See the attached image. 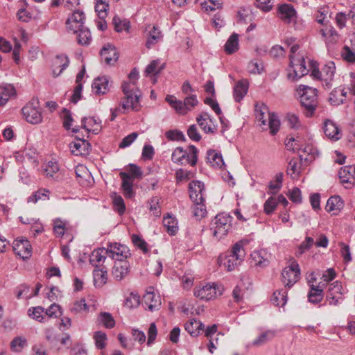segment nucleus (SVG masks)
Returning <instances> with one entry per match:
<instances>
[{
	"label": "nucleus",
	"instance_id": "9d476101",
	"mask_svg": "<svg viewBox=\"0 0 355 355\" xmlns=\"http://www.w3.org/2000/svg\"><path fill=\"white\" fill-rule=\"evenodd\" d=\"M343 294L341 283L336 281L329 286L326 293V300L329 305L338 306L344 300Z\"/></svg>",
	"mask_w": 355,
	"mask_h": 355
},
{
	"label": "nucleus",
	"instance_id": "aec40b11",
	"mask_svg": "<svg viewBox=\"0 0 355 355\" xmlns=\"http://www.w3.org/2000/svg\"><path fill=\"white\" fill-rule=\"evenodd\" d=\"M71 152L76 156H85L89 154L91 145L85 139H77L69 144Z\"/></svg>",
	"mask_w": 355,
	"mask_h": 355
},
{
	"label": "nucleus",
	"instance_id": "4c0bfd02",
	"mask_svg": "<svg viewBox=\"0 0 355 355\" xmlns=\"http://www.w3.org/2000/svg\"><path fill=\"white\" fill-rule=\"evenodd\" d=\"M28 315L32 319L40 322H44L46 320L45 309L40 306L28 309Z\"/></svg>",
	"mask_w": 355,
	"mask_h": 355
},
{
	"label": "nucleus",
	"instance_id": "bf43d9fd",
	"mask_svg": "<svg viewBox=\"0 0 355 355\" xmlns=\"http://www.w3.org/2000/svg\"><path fill=\"white\" fill-rule=\"evenodd\" d=\"M184 155V149L182 147H177L172 153L171 160L175 164L183 165V156Z\"/></svg>",
	"mask_w": 355,
	"mask_h": 355
},
{
	"label": "nucleus",
	"instance_id": "58836bf2",
	"mask_svg": "<svg viewBox=\"0 0 355 355\" xmlns=\"http://www.w3.org/2000/svg\"><path fill=\"white\" fill-rule=\"evenodd\" d=\"M53 232L58 237H62L64 232L69 229V223L60 218L53 220Z\"/></svg>",
	"mask_w": 355,
	"mask_h": 355
},
{
	"label": "nucleus",
	"instance_id": "ddd939ff",
	"mask_svg": "<svg viewBox=\"0 0 355 355\" xmlns=\"http://www.w3.org/2000/svg\"><path fill=\"white\" fill-rule=\"evenodd\" d=\"M278 17L286 24L295 22L297 18V12L293 6L288 3L280 5L277 9Z\"/></svg>",
	"mask_w": 355,
	"mask_h": 355
},
{
	"label": "nucleus",
	"instance_id": "9b49d317",
	"mask_svg": "<svg viewBox=\"0 0 355 355\" xmlns=\"http://www.w3.org/2000/svg\"><path fill=\"white\" fill-rule=\"evenodd\" d=\"M85 15L83 12L76 10L72 12L66 21L67 29L73 33H78V31L85 26Z\"/></svg>",
	"mask_w": 355,
	"mask_h": 355
},
{
	"label": "nucleus",
	"instance_id": "c85d7f7f",
	"mask_svg": "<svg viewBox=\"0 0 355 355\" xmlns=\"http://www.w3.org/2000/svg\"><path fill=\"white\" fill-rule=\"evenodd\" d=\"M163 37V35L159 28L153 26L148 33L146 42V46L147 49H151L155 44L159 42Z\"/></svg>",
	"mask_w": 355,
	"mask_h": 355
},
{
	"label": "nucleus",
	"instance_id": "5fc2aeb1",
	"mask_svg": "<svg viewBox=\"0 0 355 355\" xmlns=\"http://www.w3.org/2000/svg\"><path fill=\"white\" fill-rule=\"evenodd\" d=\"M49 191L46 189H40L28 198V202L36 203L40 200L48 199Z\"/></svg>",
	"mask_w": 355,
	"mask_h": 355
},
{
	"label": "nucleus",
	"instance_id": "f3484780",
	"mask_svg": "<svg viewBox=\"0 0 355 355\" xmlns=\"http://www.w3.org/2000/svg\"><path fill=\"white\" fill-rule=\"evenodd\" d=\"M120 177L122 182L121 191L126 199H132L135 196V191L133 189V180L129 173L121 172Z\"/></svg>",
	"mask_w": 355,
	"mask_h": 355
},
{
	"label": "nucleus",
	"instance_id": "c756f323",
	"mask_svg": "<svg viewBox=\"0 0 355 355\" xmlns=\"http://www.w3.org/2000/svg\"><path fill=\"white\" fill-rule=\"evenodd\" d=\"M324 297V291L319 286L310 285L309 291L307 295L309 302L317 304L320 303Z\"/></svg>",
	"mask_w": 355,
	"mask_h": 355
},
{
	"label": "nucleus",
	"instance_id": "423d86ee",
	"mask_svg": "<svg viewBox=\"0 0 355 355\" xmlns=\"http://www.w3.org/2000/svg\"><path fill=\"white\" fill-rule=\"evenodd\" d=\"M335 72V63L330 61L324 65L321 71L313 68L311 71V76L315 78L320 79L322 82L323 86L327 89H329L332 86L331 82L334 80Z\"/></svg>",
	"mask_w": 355,
	"mask_h": 355
},
{
	"label": "nucleus",
	"instance_id": "0e129e2a",
	"mask_svg": "<svg viewBox=\"0 0 355 355\" xmlns=\"http://www.w3.org/2000/svg\"><path fill=\"white\" fill-rule=\"evenodd\" d=\"M133 244L143 251L144 253L148 252L147 243L137 234L132 235Z\"/></svg>",
	"mask_w": 355,
	"mask_h": 355
},
{
	"label": "nucleus",
	"instance_id": "a18cd8bd",
	"mask_svg": "<svg viewBox=\"0 0 355 355\" xmlns=\"http://www.w3.org/2000/svg\"><path fill=\"white\" fill-rule=\"evenodd\" d=\"M192 207L193 216L199 219L204 218L207 215L206 206L205 200L193 201Z\"/></svg>",
	"mask_w": 355,
	"mask_h": 355
},
{
	"label": "nucleus",
	"instance_id": "79ce46f5",
	"mask_svg": "<svg viewBox=\"0 0 355 355\" xmlns=\"http://www.w3.org/2000/svg\"><path fill=\"white\" fill-rule=\"evenodd\" d=\"M163 224L166 227L168 234L171 236L176 234L178 230V226L177 220L175 218L169 215L164 217Z\"/></svg>",
	"mask_w": 355,
	"mask_h": 355
},
{
	"label": "nucleus",
	"instance_id": "f257e3e1",
	"mask_svg": "<svg viewBox=\"0 0 355 355\" xmlns=\"http://www.w3.org/2000/svg\"><path fill=\"white\" fill-rule=\"evenodd\" d=\"M248 243V240H241L232 246V250L229 254H220L218 258L219 266L224 267L227 271L234 270L243 261L245 257L243 245Z\"/></svg>",
	"mask_w": 355,
	"mask_h": 355
},
{
	"label": "nucleus",
	"instance_id": "0eeeda50",
	"mask_svg": "<svg viewBox=\"0 0 355 355\" xmlns=\"http://www.w3.org/2000/svg\"><path fill=\"white\" fill-rule=\"evenodd\" d=\"M290 64L288 69V78L293 82L297 81L306 75L309 70L306 67L305 59L303 57L295 60L292 55H289Z\"/></svg>",
	"mask_w": 355,
	"mask_h": 355
},
{
	"label": "nucleus",
	"instance_id": "69168bd1",
	"mask_svg": "<svg viewBox=\"0 0 355 355\" xmlns=\"http://www.w3.org/2000/svg\"><path fill=\"white\" fill-rule=\"evenodd\" d=\"M59 171V166L56 162L49 161L45 167L46 176L54 178V175Z\"/></svg>",
	"mask_w": 355,
	"mask_h": 355
},
{
	"label": "nucleus",
	"instance_id": "7c9ffc66",
	"mask_svg": "<svg viewBox=\"0 0 355 355\" xmlns=\"http://www.w3.org/2000/svg\"><path fill=\"white\" fill-rule=\"evenodd\" d=\"M249 83L247 80H241L237 82L234 87V98L236 102H240L246 95Z\"/></svg>",
	"mask_w": 355,
	"mask_h": 355
},
{
	"label": "nucleus",
	"instance_id": "f704fd0d",
	"mask_svg": "<svg viewBox=\"0 0 355 355\" xmlns=\"http://www.w3.org/2000/svg\"><path fill=\"white\" fill-rule=\"evenodd\" d=\"M112 206L114 211L120 216H123L125 213L126 206L124 200L116 192H112Z\"/></svg>",
	"mask_w": 355,
	"mask_h": 355
},
{
	"label": "nucleus",
	"instance_id": "ea45409f",
	"mask_svg": "<svg viewBox=\"0 0 355 355\" xmlns=\"http://www.w3.org/2000/svg\"><path fill=\"white\" fill-rule=\"evenodd\" d=\"M276 331L275 330H267L262 332L256 339L252 341V345L261 346L275 338Z\"/></svg>",
	"mask_w": 355,
	"mask_h": 355
},
{
	"label": "nucleus",
	"instance_id": "72a5a7b5",
	"mask_svg": "<svg viewBox=\"0 0 355 355\" xmlns=\"http://www.w3.org/2000/svg\"><path fill=\"white\" fill-rule=\"evenodd\" d=\"M82 127L85 128L87 132L97 134L101 128V124L94 117H84L82 119Z\"/></svg>",
	"mask_w": 355,
	"mask_h": 355
},
{
	"label": "nucleus",
	"instance_id": "a878e982",
	"mask_svg": "<svg viewBox=\"0 0 355 355\" xmlns=\"http://www.w3.org/2000/svg\"><path fill=\"white\" fill-rule=\"evenodd\" d=\"M69 60L64 55H57L53 62V75L58 76L68 67Z\"/></svg>",
	"mask_w": 355,
	"mask_h": 355
},
{
	"label": "nucleus",
	"instance_id": "6e6d98bb",
	"mask_svg": "<svg viewBox=\"0 0 355 355\" xmlns=\"http://www.w3.org/2000/svg\"><path fill=\"white\" fill-rule=\"evenodd\" d=\"M300 173V168L298 166L297 159H292L288 165L287 174L291 175L293 179L297 178Z\"/></svg>",
	"mask_w": 355,
	"mask_h": 355
},
{
	"label": "nucleus",
	"instance_id": "1a4fd4ad",
	"mask_svg": "<svg viewBox=\"0 0 355 355\" xmlns=\"http://www.w3.org/2000/svg\"><path fill=\"white\" fill-rule=\"evenodd\" d=\"M282 277L286 287H292L300 277L299 264L293 261L288 267H286L282 272Z\"/></svg>",
	"mask_w": 355,
	"mask_h": 355
},
{
	"label": "nucleus",
	"instance_id": "6ab92c4d",
	"mask_svg": "<svg viewBox=\"0 0 355 355\" xmlns=\"http://www.w3.org/2000/svg\"><path fill=\"white\" fill-rule=\"evenodd\" d=\"M130 272V264L128 261H114L112 266V278L116 281L124 279Z\"/></svg>",
	"mask_w": 355,
	"mask_h": 355
},
{
	"label": "nucleus",
	"instance_id": "49530a36",
	"mask_svg": "<svg viewBox=\"0 0 355 355\" xmlns=\"http://www.w3.org/2000/svg\"><path fill=\"white\" fill-rule=\"evenodd\" d=\"M107 280V272L103 268L96 269L94 271V282L96 286H103Z\"/></svg>",
	"mask_w": 355,
	"mask_h": 355
},
{
	"label": "nucleus",
	"instance_id": "cd10ccee",
	"mask_svg": "<svg viewBox=\"0 0 355 355\" xmlns=\"http://www.w3.org/2000/svg\"><path fill=\"white\" fill-rule=\"evenodd\" d=\"M205 325L200 320L191 319L184 325L185 330L193 337L198 336L201 331H204Z\"/></svg>",
	"mask_w": 355,
	"mask_h": 355
},
{
	"label": "nucleus",
	"instance_id": "603ef678",
	"mask_svg": "<svg viewBox=\"0 0 355 355\" xmlns=\"http://www.w3.org/2000/svg\"><path fill=\"white\" fill-rule=\"evenodd\" d=\"M268 121L270 134L275 135L279 131L280 125V121L277 115L275 113H268Z\"/></svg>",
	"mask_w": 355,
	"mask_h": 355
},
{
	"label": "nucleus",
	"instance_id": "5701e85b",
	"mask_svg": "<svg viewBox=\"0 0 355 355\" xmlns=\"http://www.w3.org/2000/svg\"><path fill=\"white\" fill-rule=\"evenodd\" d=\"M109 79L106 76H99L95 78L92 83V88L94 94L102 95L109 91Z\"/></svg>",
	"mask_w": 355,
	"mask_h": 355
},
{
	"label": "nucleus",
	"instance_id": "473e14b6",
	"mask_svg": "<svg viewBox=\"0 0 355 355\" xmlns=\"http://www.w3.org/2000/svg\"><path fill=\"white\" fill-rule=\"evenodd\" d=\"M107 255V250L105 248L94 250L89 256V262L92 266L97 268L101 262L105 260Z\"/></svg>",
	"mask_w": 355,
	"mask_h": 355
},
{
	"label": "nucleus",
	"instance_id": "6e6552de",
	"mask_svg": "<svg viewBox=\"0 0 355 355\" xmlns=\"http://www.w3.org/2000/svg\"><path fill=\"white\" fill-rule=\"evenodd\" d=\"M95 12L98 16L96 24L98 30L105 31L107 28L105 18L107 17L110 9L109 0H95Z\"/></svg>",
	"mask_w": 355,
	"mask_h": 355
},
{
	"label": "nucleus",
	"instance_id": "13d9d810",
	"mask_svg": "<svg viewBox=\"0 0 355 355\" xmlns=\"http://www.w3.org/2000/svg\"><path fill=\"white\" fill-rule=\"evenodd\" d=\"M247 69L250 73L261 74L263 71L264 67L262 62L252 60L248 63Z\"/></svg>",
	"mask_w": 355,
	"mask_h": 355
},
{
	"label": "nucleus",
	"instance_id": "338daca9",
	"mask_svg": "<svg viewBox=\"0 0 355 355\" xmlns=\"http://www.w3.org/2000/svg\"><path fill=\"white\" fill-rule=\"evenodd\" d=\"M60 307L56 304H52L47 309L45 310L46 319L50 318H57L60 315Z\"/></svg>",
	"mask_w": 355,
	"mask_h": 355
},
{
	"label": "nucleus",
	"instance_id": "4be33fe9",
	"mask_svg": "<svg viewBox=\"0 0 355 355\" xmlns=\"http://www.w3.org/2000/svg\"><path fill=\"white\" fill-rule=\"evenodd\" d=\"M189 197L192 201L205 200L204 183L199 180H193L189 183Z\"/></svg>",
	"mask_w": 355,
	"mask_h": 355
},
{
	"label": "nucleus",
	"instance_id": "2eb2a0df",
	"mask_svg": "<svg viewBox=\"0 0 355 355\" xmlns=\"http://www.w3.org/2000/svg\"><path fill=\"white\" fill-rule=\"evenodd\" d=\"M322 129L325 136L332 141H337L342 137V132L338 125L330 119L323 123Z\"/></svg>",
	"mask_w": 355,
	"mask_h": 355
},
{
	"label": "nucleus",
	"instance_id": "09e8293b",
	"mask_svg": "<svg viewBox=\"0 0 355 355\" xmlns=\"http://www.w3.org/2000/svg\"><path fill=\"white\" fill-rule=\"evenodd\" d=\"M78 42L81 45H88L92 40L91 33L86 26H84L78 32Z\"/></svg>",
	"mask_w": 355,
	"mask_h": 355
},
{
	"label": "nucleus",
	"instance_id": "4468645a",
	"mask_svg": "<svg viewBox=\"0 0 355 355\" xmlns=\"http://www.w3.org/2000/svg\"><path fill=\"white\" fill-rule=\"evenodd\" d=\"M271 254L266 249L254 250L251 253V263L259 268H265L270 263Z\"/></svg>",
	"mask_w": 355,
	"mask_h": 355
},
{
	"label": "nucleus",
	"instance_id": "e2e57ef3",
	"mask_svg": "<svg viewBox=\"0 0 355 355\" xmlns=\"http://www.w3.org/2000/svg\"><path fill=\"white\" fill-rule=\"evenodd\" d=\"M155 297V294L150 292L147 293L144 297L145 304H146L148 309L151 311H153L160 304H157V300H155V302L153 303Z\"/></svg>",
	"mask_w": 355,
	"mask_h": 355
},
{
	"label": "nucleus",
	"instance_id": "680f3d73",
	"mask_svg": "<svg viewBox=\"0 0 355 355\" xmlns=\"http://www.w3.org/2000/svg\"><path fill=\"white\" fill-rule=\"evenodd\" d=\"M340 88H336L330 93L329 101L331 105H339L340 104L344 103L345 98L343 97H340Z\"/></svg>",
	"mask_w": 355,
	"mask_h": 355
},
{
	"label": "nucleus",
	"instance_id": "e433bc0d",
	"mask_svg": "<svg viewBox=\"0 0 355 355\" xmlns=\"http://www.w3.org/2000/svg\"><path fill=\"white\" fill-rule=\"evenodd\" d=\"M207 159L213 167L220 168L225 165L222 155L214 150L207 151Z\"/></svg>",
	"mask_w": 355,
	"mask_h": 355
},
{
	"label": "nucleus",
	"instance_id": "a19ab883",
	"mask_svg": "<svg viewBox=\"0 0 355 355\" xmlns=\"http://www.w3.org/2000/svg\"><path fill=\"white\" fill-rule=\"evenodd\" d=\"M343 207V201L338 196L330 197L326 205V209L328 212L337 211L340 210Z\"/></svg>",
	"mask_w": 355,
	"mask_h": 355
},
{
	"label": "nucleus",
	"instance_id": "c03bdc74",
	"mask_svg": "<svg viewBox=\"0 0 355 355\" xmlns=\"http://www.w3.org/2000/svg\"><path fill=\"white\" fill-rule=\"evenodd\" d=\"M271 300L277 306H284L287 302V291L282 288L274 292Z\"/></svg>",
	"mask_w": 355,
	"mask_h": 355
},
{
	"label": "nucleus",
	"instance_id": "393cba45",
	"mask_svg": "<svg viewBox=\"0 0 355 355\" xmlns=\"http://www.w3.org/2000/svg\"><path fill=\"white\" fill-rule=\"evenodd\" d=\"M320 32L324 37L328 48L336 44L338 40L339 35L335 28L331 26H327L325 29H321Z\"/></svg>",
	"mask_w": 355,
	"mask_h": 355
},
{
	"label": "nucleus",
	"instance_id": "c9c22d12",
	"mask_svg": "<svg viewBox=\"0 0 355 355\" xmlns=\"http://www.w3.org/2000/svg\"><path fill=\"white\" fill-rule=\"evenodd\" d=\"M112 24L114 28L117 33H129L130 28V22L128 19L124 18H120L118 16H114L112 19Z\"/></svg>",
	"mask_w": 355,
	"mask_h": 355
},
{
	"label": "nucleus",
	"instance_id": "dca6fc26",
	"mask_svg": "<svg viewBox=\"0 0 355 355\" xmlns=\"http://www.w3.org/2000/svg\"><path fill=\"white\" fill-rule=\"evenodd\" d=\"M13 250L17 255L26 259L31 256L32 248L27 239H16L13 243Z\"/></svg>",
	"mask_w": 355,
	"mask_h": 355
},
{
	"label": "nucleus",
	"instance_id": "2f4dec72",
	"mask_svg": "<svg viewBox=\"0 0 355 355\" xmlns=\"http://www.w3.org/2000/svg\"><path fill=\"white\" fill-rule=\"evenodd\" d=\"M196 121L199 126L205 133H213L214 132V128L211 125L212 119L207 112H203L200 114L196 118Z\"/></svg>",
	"mask_w": 355,
	"mask_h": 355
},
{
	"label": "nucleus",
	"instance_id": "37998d69",
	"mask_svg": "<svg viewBox=\"0 0 355 355\" xmlns=\"http://www.w3.org/2000/svg\"><path fill=\"white\" fill-rule=\"evenodd\" d=\"M224 48L228 54L236 52L239 49V35L233 33L226 42Z\"/></svg>",
	"mask_w": 355,
	"mask_h": 355
},
{
	"label": "nucleus",
	"instance_id": "774afa93",
	"mask_svg": "<svg viewBox=\"0 0 355 355\" xmlns=\"http://www.w3.org/2000/svg\"><path fill=\"white\" fill-rule=\"evenodd\" d=\"M277 202L275 197H270L264 203V211L266 214H271L277 207Z\"/></svg>",
	"mask_w": 355,
	"mask_h": 355
},
{
	"label": "nucleus",
	"instance_id": "f8f14e48",
	"mask_svg": "<svg viewBox=\"0 0 355 355\" xmlns=\"http://www.w3.org/2000/svg\"><path fill=\"white\" fill-rule=\"evenodd\" d=\"M194 295L196 297L204 300H211L217 295H221V291L215 284H207L195 288Z\"/></svg>",
	"mask_w": 355,
	"mask_h": 355
},
{
	"label": "nucleus",
	"instance_id": "20e7f679",
	"mask_svg": "<svg viewBox=\"0 0 355 355\" xmlns=\"http://www.w3.org/2000/svg\"><path fill=\"white\" fill-rule=\"evenodd\" d=\"M165 100L180 115H186L198 104L196 94L188 95L184 101L178 100L173 95H167Z\"/></svg>",
	"mask_w": 355,
	"mask_h": 355
},
{
	"label": "nucleus",
	"instance_id": "39448f33",
	"mask_svg": "<svg viewBox=\"0 0 355 355\" xmlns=\"http://www.w3.org/2000/svg\"><path fill=\"white\" fill-rule=\"evenodd\" d=\"M211 225L213 236L217 239H220L227 235L231 228V217L225 214H217Z\"/></svg>",
	"mask_w": 355,
	"mask_h": 355
},
{
	"label": "nucleus",
	"instance_id": "864d4df0",
	"mask_svg": "<svg viewBox=\"0 0 355 355\" xmlns=\"http://www.w3.org/2000/svg\"><path fill=\"white\" fill-rule=\"evenodd\" d=\"M93 338L95 341V345L98 349H102L105 348L107 340V337L105 333L101 331H97L94 334Z\"/></svg>",
	"mask_w": 355,
	"mask_h": 355
},
{
	"label": "nucleus",
	"instance_id": "a211bd4d",
	"mask_svg": "<svg viewBox=\"0 0 355 355\" xmlns=\"http://www.w3.org/2000/svg\"><path fill=\"white\" fill-rule=\"evenodd\" d=\"M75 173L77 180L83 187H90L94 184V180L85 166L83 164L78 165L75 168Z\"/></svg>",
	"mask_w": 355,
	"mask_h": 355
},
{
	"label": "nucleus",
	"instance_id": "052dcab7",
	"mask_svg": "<svg viewBox=\"0 0 355 355\" xmlns=\"http://www.w3.org/2000/svg\"><path fill=\"white\" fill-rule=\"evenodd\" d=\"M159 63V60H153L149 64L147 65L145 69L146 75L149 76L152 73H159L164 67V64H162L159 69H157Z\"/></svg>",
	"mask_w": 355,
	"mask_h": 355
},
{
	"label": "nucleus",
	"instance_id": "7ed1b4c3",
	"mask_svg": "<svg viewBox=\"0 0 355 355\" xmlns=\"http://www.w3.org/2000/svg\"><path fill=\"white\" fill-rule=\"evenodd\" d=\"M297 92L300 96V103L305 110V114L311 116L318 106V90L306 85H300Z\"/></svg>",
	"mask_w": 355,
	"mask_h": 355
},
{
	"label": "nucleus",
	"instance_id": "412c9836",
	"mask_svg": "<svg viewBox=\"0 0 355 355\" xmlns=\"http://www.w3.org/2000/svg\"><path fill=\"white\" fill-rule=\"evenodd\" d=\"M22 114L27 122L37 124L42 121L40 111L31 104H27L21 110Z\"/></svg>",
	"mask_w": 355,
	"mask_h": 355
},
{
	"label": "nucleus",
	"instance_id": "8fccbe9b",
	"mask_svg": "<svg viewBox=\"0 0 355 355\" xmlns=\"http://www.w3.org/2000/svg\"><path fill=\"white\" fill-rule=\"evenodd\" d=\"M69 309L71 313L78 314L83 312H87L89 311V306L86 304L85 299H81L79 301L74 302L70 306Z\"/></svg>",
	"mask_w": 355,
	"mask_h": 355
},
{
	"label": "nucleus",
	"instance_id": "4d7b16f0",
	"mask_svg": "<svg viewBox=\"0 0 355 355\" xmlns=\"http://www.w3.org/2000/svg\"><path fill=\"white\" fill-rule=\"evenodd\" d=\"M15 293L17 299L24 297L26 299L31 298V290L29 286L21 284L15 288Z\"/></svg>",
	"mask_w": 355,
	"mask_h": 355
},
{
	"label": "nucleus",
	"instance_id": "3c124183",
	"mask_svg": "<svg viewBox=\"0 0 355 355\" xmlns=\"http://www.w3.org/2000/svg\"><path fill=\"white\" fill-rule=\"evenodd\" d=\"M16 94L15 88L11 84H3L0 86V95L6 98V103Z\"/></svg>",
	"mask_w": 355,
	"mask_h": 355
},
{
	"label": "nucleus",
	"instance_id": "de8ad7c7",
	"mask_svg": "<svg viewBox=\"0 0 355 355\" xmlns=\"http://www.w3.org/2000/svg\"><path fill=\"white\" fill-rule=\"evenodd\" d=\"M140 304V296L137 293H130L125 299L124 306L130 309H135Z\"/></svg>",
	"mask_w": 355,
	"mask_h": 355
},
{
	"label": "nucleus",
	"instance_id": "f03ea898",
	"mask_svg": "<svg viewBox=\"0 0 355 355\" xmlns=\"http://www.w3.org/2000/svg\"><path fill=\"white\" fill-rule=\"evenodd\" d=\"M121 87L125 95L121 101L123 109L135 112L139 111L141 108L140 103L141 92L139 88L132 87L130 83H123Z\"/></svg>",
	"mask_w": 355,
	"mask_h": 355
},
{
	"label": "nucleus",
	"instance_id": "b1692460",
	"mask_svg": "<svg viewBox=\"0 0 355 355\" xmlns=\"http://www.w3.org/2000/svg\"><path fill=\"white\" fill-rule=\"evenodd\" d=\"M130 256V250L128 246L120 243H112V260L127 261L128 257Z\"/></svg>",
	"mask_w": 355,
	"mask_h": 355
},
{
	"label": "nucleus",
	"instance_id": "bb28decb",
	"mask_svg": "<svg viewBox=\"0 0 355 355\" xmlns=\"http://www.w3.org/2000/svg\"><path fill=\"white\" fill-rule=\"evenodd\" d=\"M185 155L183 156V165L189 164L194 166L198 161V148L193 145H189L187 149H184Z\"/></svg>",
	"mask_w": 355,
	"mask_h": 355
}]
</instances>
